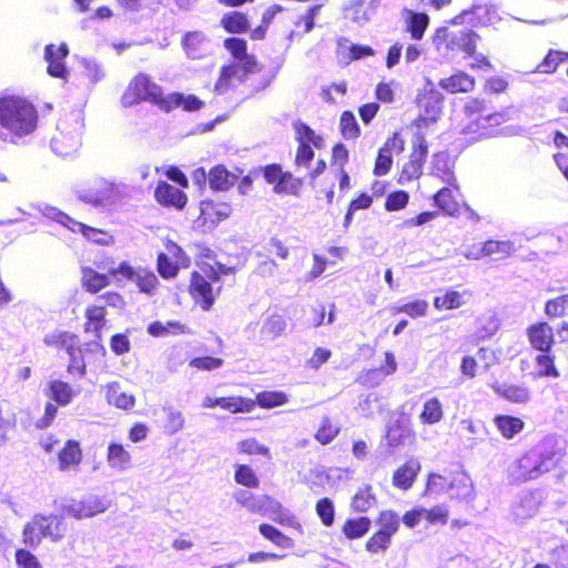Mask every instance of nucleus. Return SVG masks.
Segmentation results:
<instances>
[{"instance_id": "f257e3e1", "label": "nucleus", "mask_w": 568, "mask_h": 568, "mask_svg": "<svg viewBox=\"0 0 568 568\" xmlns=\"http://www.w3.org/2000/svg\"><path fill=\"white\" fill-rule=\"evenodd\" d=\"M38 111L26 98L3 94L0 95V140L18 143L31 134L38 126Z\"/></svg>"}, {"instance_id": "f03ea898", "label": "nucleus", "mask_w": 568, "mask_h": 568, "mask_svg": "<svg viewBox=\"0 0 568 568\" xmlns=\"http://www.w3.org/2000/svg\"><path fill=\"white\" fill-rule=\"evenodd\" d=\"M426 490L436 495L448 494L450 499L469 500L474 497L470 477L460 465H454L443 473H430Z\"/></svg>"}, {"instance_id": "7ed1b4c3", "label": "nucleus", "mask_w": 568, "mask_h": 568, "mask_svg": "<svg viewBox=\"0 0 568 568\" xmlns=\"http://www.w3.org/2000/svg\"><path fill=\"white\" fill-rule=\"evenodd\" d=\"M68 526L62 516L36 514L21 532V541L29 548L36 549L44 538L57 542L64 538Z\"/></svg>"}, {"instance_id": "20e7f679", "label": "nucleus", "mask_w": 568, "mask_h": 568, "mask_svg": "<svg viewBox=\"0 0 568 568\" xmlns=\"http://www.w3.org/2000/svg\"><path fill=\"white\" fill-rule=\"evenodd\" d=\"M165 97L162 87L154 82L151 75L139 72L128 83L120 102L124 108H131L142 102L151 103L161 111L164 110Z\"/></svg>"}, {"instance_id": "39448f33", "label": "nucleus", "mask_w": 568, "mask_h": 568, "mask_svg": "<svg viewBox=\"0 0 568 568\" xmlns=\"http://www.w3.org/2000/svg\"><path fill=\"white\" fill-rule=\"evenodd\" d=\"M375 523L377 529L366 540L365 550L371 555L385 554L399 530L400 517L395 510L386 509L378 513Z\"/></svg>"}, {"instance_id": "423d86ee", "label": "nucleus", "mask_w": 568, "mask_h": 568, "mask_svg": "<svg viewBox=\"0 0 568 568\" xmlns=\"http://www.w3.org/2000/svg\"><path fill=\"white\" fill-rule=\"evenodd\" d=\"M293 129L297 142L294 165L307 169L315 158L314 150L324 146V138L301 120L293 122Z\"/></svg>"}, {"instance_id": "0eeeda50", "label": "nucleus", "mask_w": 568, "mask_h": 568, "mask_svg": "<svg viewBox=\"0 0 568 568\" xmlns=\"http://www.w3.org/2000/svg\"><path fill=\"white\" fill-rule=\"evenodd\" d=\"M264 67L244 68V64L229 62L221 65L219 77L214 83V92L219 95L235 93L237 87L243 84L247 77L262 72Z\"/></svg>"}, {"instance_id": "6e6552de", "label": "nucleus", "mask_w": 568, "mask_h": 568, "mask_svg": "<svg viewBox=\"0 0 568 568\" xmlns=\"http://www.w3.org/2000/svg\"><path fill=\"white\" fill-rule=\"evenodd\" d=\"M444 95L434 87L424 88L416 97L420 114L413 121L417 129H426L437 122L443 110Z\"/></svg>"}, {"instance_id": "1a4fd4ad", "label": "nucleus", "mask_w": 568, "mask_h": 568, "mask_svg": "<svg viewBox=\"0 0 568 568\" xmlns=\"http://www.w3.org/2000/svg\"><path fill=\"white\" fill-rule=\"evenodd\" d=\"M265 181L273 185V191L277 194L298 195L304 181L295 176L290 171H283L281 164L271 163L261 168Z\"/></svg>"}, {"instance_id": "9d476101", "label": "nucleus", "mask_w": 568, "mask_h": 568, "mask_svg": "<svg viewBox=\"0 0 568 568\" xmlns=\"http://www.w3.org/2000/svg\"><path fill=\"white\" fill-rule=\"evenodd\" d=\"M439 44L445 51L453 54L464 53L465 57H473L476 51L477 34L470 29L448 30L442 29L437 36Z\"/></svg>"}, {"instance_id": "9b49d317", "label": "nucleus", "mask_w": 568, "mask_h": 568, "mask_svg": "<svg viewBox=\"0 0 568 568\" xmlns=\"http://www.w3.org/2000/svg\"><path fill=\"white\" fill-rule=\"evenodd\" d=\"M205 273L193 271L190 275V283L187 292L196 306L202 311L209 312L212 310L216 296L220 294L221 287L213 288L212 284Z\"/></svg>"}, {"instance_id": "f8f14e48", "label": "nucleus", "mask_w": 568, "mask_h": 568, "mask_svg": "<svg viewBox=\"0 0 568 568\" xmlns=\"http://www.w3.org/2000/svg\"><path fill=\"white\" fill-rule=\"evenodd\" d=\"M445 181L447 182V185L439 189L432 196V200L438 209V213L442 212L448 216H458L463 206L459 185L453 172L447 173V179Z\"/></svg>"}, {"instance_id": "ddd939ff", "label": "nucleus", "mask_w": 568, "mask_h": 568, "mask_svg": "<svg viewBox=\"0 0 568 568\" xmlns=\"http://www.w3.org/2000/svg\"><path fill=\"white\" fill-rule=\"evenodd\" d=\"M428 146L424 136L419 135L412 148L409 159L404 163L399 174L398 183L406 184L420 178L426 162Z\"/></svg>"}, {"instance_id": "4468645a", "label": "nucleus", "mask_w": 568, "mask_h": 568, "mask_svg": "<svg viewBox=\"0 0 568 568\" xmlns=\"http://www.w3.org/2000/svg\"><path fill=\"white\" fill-rule=\"evenodd\" d=\"M118 196L119 191L116 185L104 179L97 180L80 194L81 201L94 206L113 203Z\"/></svg>"}, {"instance_id": "2eb2a0df", "label": "nucleus", "mask_w": 568, "mask_h": 568, "mask_svg": "<svg viewBox=\"0 0 568 568\" xmlns=\"http://www.w3.org/2000/svg\"><path fill=\"white\" fill-rule=\"evenodd\" d=\"M105 510L106 504L104 500L94 495H88L79 500H72L64 507V513L77 519L90 518Z\"/></svg>"}, {"instance_id": "dca6fc26", "label": "nucleus", "mask_w": 568, "mask_h": 568, "mask_svg": "<svg viewBox=\"0 0 568 568\" xmlns=\"http://www.w3.org/2000/svg\"><path fill=\"white\" fill-rule=\"evenodd\" d=\"M232 214V207L226 202L203 200L200 202L197 222L201 226L213 227Z\"/></svg>"}, {"instance_id": "f3484780", "label": "nucleus", "mask_w": 568, "mask_h": 568, "mask_svg": "<svg viewBox=\"0 0 568 568\" xmlns=\"http://www.w3.org/2000/svg\"><path fill=\"white\" fill-rule=\"evenodd\" d=\"M69 53L65 43L55 45L53 43L47 44L44 48V59L48 62L47 72L52 78L65 79L68 70L64 60Z\"/></svg>"}, {"instance_id": "a211bd4d", "label": "nucleus", "mask_w": 568, "mask_h": 568, "mask_svg": "<svg viewBox=\"0 0 568 568\" xmlns=\"http://www.w3.org/2000/svg\"><path fill=\"white\" fill-rule=\"evenodd\" d=\"M155 201L165 207L182 210L187 203V195L166 181H159L154 189Z\"/></svg>"}, {"instance_id": "6ab92c4d", "label": "nucleus", "mask_w": 568, "mask_h": 568, "mask_svg": "<svg viewBox=\"0 0 568 568\" xmlns=\"http://www.w3.org/2000/svg\"><path fill=\"white\" fill-rule=\"evenodd\" d=\"M105 305L90 304L84 310L83 332L101 341L103 328L106 326Z\"/></svg>"}, {"instance_id": "aec40b11", "label": "nucleus", "mask_w": 568, "mask_h": 568, "mask_svg": "<svg viewBox=\"0 0 568 568\" xmlns=\"http://www.w3.org/2000/svg\"><path fill=\"white\" fill-rule=\"evenodd\" d=\"M527 337L532 348L550 353L555 343L552 327L546 322H538L527 328Z\"/></svg>"}, {"instance_id": "412c9836", "label": "nucleus", "mask_w": 568, "mask_h": 568, "mask_svg": "<svg viewBox=\"0 0 568 568\" xmlns=\"http://www.w3.org/2000/svg\"><path fill=\"white\" fill-rule=\"evenodd\" d=\"M57 458L59 470H78L83 460L80 443L75 439L65 440L62 448L58 452Z\"/></svg>"}, {"instance_id": "4be33fe9", "label": "nucleus", "mask_w": 568, "mask_h": 568, "mask_svg": "<svg viewBox=\"0 0 568 568\" xmlns=\"http://www.w3.org/2000/svg\"><path fill=\"white\" fill-rule=\"evenodd\" d=\"M204 406L207 408L217 406L233 414L250 413L255 408V402H253V398L243 396L207 397L204 402Z\"/></svg>"}, {"instance_id": "5701e85b", "label": "nucleus", "mask_w": 568, "mask_h": 568, "mask_svg": "<svg viewBox=\"0 0 568 568\" xmlns=\"http://www.w3.org/2000/svg\"><path fill=\"white\" fill-rule=\"evenodd\" d=\"M224 48L235 60L233 63L244 64V68L263 67L254 54L247 52V43L242 38H226L224 40Z\"/></svg>"}, {"instance_id": "b1692460", "label": "nucleus", "mask_w": 568, "mask_h": 568, "mask_svg": "<svg viewBox=\"0 0 568 568\" xmlns=\"http://www.w3.org/2000/svg\"><path fill=\"white\" fill-rule=\"evenodd\" d=\"M438 85L450 94L469 93L474 91L476 80L473 75L459 70L440 79Z\"/></svg>"}, {"instance_id": "393cba45", "label": "nucleus", "mask_w": 568, "mask_h": 568, "mask_svg": "<svg viewBox=\"0 0 568 568\" xmlns=\"http://www.w3.org/2000/svg\"><path fill=\"white\" fill-rule=\"evenodd\" d=\"M420 463L416 458H409L393 474V486L402 490H408L414 485L419 471Z\"/></svg>"}, {"instance_id": "a878e982", "label": "nucleus", "mask_w": 568, "mask_h": 568, "mask_svg": "<svg viewBox=\"0 0 568 568\" xmlns=\"http://www.w3.org/2000/svg\"><path fill=\"white\" fill-rule=\"evenodd\" d=\"M236 181L237 176L223 164L214 165L207 173L209 186L214 192H226L235 185Z\"/></svg>"}, {"instance_id": "bb28decb", "label": "nucleus", "mask_w": 568, "mask_h": 568, "mask_svg": "<svg viewBox=\"0 0 568 568\" xmlns=\"http://www.w3.org/2000/svg\"><path fill=\"white\" fill-rule=\"evenodd\" d=\"M203 105L204 102L200 100L195 94L184 95L181 92H171L165 97L163 112L170 113L178 108H181L187 112H194L200 110Z\"/></svg>"}, {"instance_id": "cd10ccee", "label": "nucleus", "mask_w": 568, "mask_h": 568, "mask_svg": "<svg viewBox=\"0 0 568 568\" xmlns=\"http://www.w3.org/2000/svg\"><path fill=\"white\" fill-rule=\"evenodd\" d=\"M81 287L90 294H97L106 286L110 285V275L104 273H99L94 268L90 266H84L81 268Z\"/></svg>"}, {"instance_id": "c85d7f7f", "label": "nucleus", "mask_w": 568, "mask_h": 568, "mask_svg": "<svg viewBox=\"0 0 568 568\" xmlns=\"http://www.w3.org/2000/svg\"><path fill=\"white\" fill-rule=\"evenodd\" d=\"M540 454L531 449L520 456L515 465V475L520 479H528L540 471Z\"/></svg>"}, {"instance_id": "c756f323", "label": "nucleus", "mask_w": 568, "mask_h": 568, "mask_svg": "<svg viewBox=\"0 0 568 568\" xmlns=\"http://www.w3.org/2000/svg\"><path fill=\"white\" fill-rule=\"evenodd\" d=\"M465 294L466 292H459L454 288L445 290L434 297L433 305L439 312L460 308L466 304Z\"/></svg>"}, {"instance_id": "7c9ffc66", "label": "nucleus", "mask_w": 568, "mask_h": 568, "mask_svg": "<svg viewBox=\"0 0 568 568\" xmlns=\"http://www.w3.org/2000/svg\"><path fill=\"white\" fill-rule=\"evenodd\" d=\"M371 527V518L367 516H359L347 518L341 530L347 539L354 540L364 537L369 531Z\"/></svg>"}, {"instance_id": "2f4dec72", "label": "nucleus", "mask_w": 568, "mask_h": 568, "mask_svg": "<svg viewBox=\"0 0 568 568\" xmlns=\"http://www.w3.org/2000/svg\"><path fill=\"white\" fill-rule=\"evenodd\" d=\"M105 459L110 467L120 470L128 469L131 466V454L120 443H110L108 446Z\"/></svg>"}, {"instance_id": "473e14b6", "label": "nucleus", "mask_w": 568, "mask_h": 568, "mask_svg": "<svg viewBox=\"0 0 568 568\" xmlns=\"http://www.w3.org/2000/svg\"><path fill=\"white\" fill-rule=\"evenodd\" d=\"M222 28L229 33H245L250 30L247 14L241 11H231L223 14Z\"/></svg>"}, {"instance_id": "72a5a7b5", "label": "nucleus", "mask_w": 568, "mask_h": 568, "mask_svg": "<svg viewBox=\"0 0 568 568\" xmlns=\"http://www.w3.org/2000/svg\"><path fill=\"white\" fill-rule=\"evenodd\" d=\"M106 400L116 408L129 410L135 405V398L132 394L121 392L120 385L115 382L106 385Z\"/></svg>"}, {"instance_id": "f704fd0d", "label": "nucleus", "mask_w": 568, "mask_h": 568, "mask_svg": "<svg viewBox=\"0 0 568 568\" xmlns=\"http://www.w3.org/2000/svg\"><path fill=\"white\" fill-rule=\"evenodd\" d=\"M146 331L153 337L184 335L190 333V329L179 321H169L165 324L160 321H154L148 325Z\"/></svg>"}, {"instance_id": "c9c22d12", "label": "nucleus", "mask_w": 568, "mask_h": 568, "mask_svg": "<svg viewBox=\"0 0 568 568\" xmlns=\"http://www.w3.org/2000/svg\"><path fill=\"white\" fill-rule=\"evenodd\" d=\"M48 395L50 398L60 406L69 405L75 395L72 386L61 379L50 381L48 384Z\"/></svg>"}, {"instance_id": "e433bc0d", "label": "nucleus", "mask_w": 568, "mask_h": 568, "mask_svg": "<svg viewBox=\"0 0 568 568\" xmlns=\"http://www.w3.org/2000/svg\"><path fill=\"white\" fill-rule=\"evenodd\" d=\"M285 329L286 320L284 315L273 313L264 320L260 333L265 339H275L283 335Z\"/></svg>"}, {"instance_id": "4c0bfd02", "label": "nucleus", "mask_w": 568, "mask_h": 568, "mask_svg": "<svg viewBox=\"0 0 568 568\" xmlns=\"http://www.w3.org/2000/svg\"><path fill=\"white\" fill-rule=\"evenodd\" d=\"M419 422L425 425H434L444 418L443 404L437 397L428 398L419 413Z\"/></svg>"}, {"instance_id": "58836bf2", "label": "nucleus", "mask_w": 568, "mask_h": 568, "mask_svg": "<svg viewBox=\"0 0 568 568\" xmlns=\"http://www.w3.org/2000/svg\"><path fill=\"white\" fill-rule=\"evenodd\" d=\"M568 61V52L560 50H549L541 62L535 69L538 73L551 74L558 67Z\"/></svg>"}, {"instance_id": "ea45409f", "label": "nucleus", "mask_w": 568, "mask_h": 568, "mask_svg": "<svg viewBox=\"0 0 568 568\" xmlns=\"http://www.w3.org/2000/svg\"><path fill=\"white\" fill-rule=\"evenodd\" d=\"M394 140L395 139H387L384 145L378 150L373 169V173L376 176L386 175L392 169V144H394Z\"/></svg>"}, {"instance_id": "a19ab883", "label": "nucleus", "mask_w": 568, "mask_h": 568, "mask_svg": "<svg viewBox=\"0 0 568 568\" xmlns=\"http://www.w3.org/2000/svg\"><path fill=\"white\" fill-rule=\"evenodd\" d=\"M376 504V495L372 486L366 485L359 488L352 498V509L356 513H367Z\"/></svg>"}, {"instance_id": "79ce46f5", "label": "nucleus", "mask_w": 568, "mask_h": 568, "mask_svg": "<svg viewBox=\"0 0 568 568\" xmlns=\"http://www.w3.org/2000/svg\"><path fill=\"white\" fill-rule=\"evenodd\" d=\"M322 4H314L307 8L305 13L301 16L295 22L294 26L296 29L302 28L301 31H291L288 34V39L293 40L294 37H298L304 33L311 32L315 27V18L318 14Z\"/></svg>"}, {"instance_id": "37998d69", "label": "nucleus", "mask_w": 568, "mask_h": 568, "mask_svg": "<svg viewBox=\"0 0 568 568\" xmlns=\"http://www.w3.org/2000/svg\"><path fill=\"white\" fill-rule=\"evenodd\" d=\"M258 531L265 539L280 548H292L294 546V540L290 536L285 535L271 524H261L258 526Z\"/></svg>"}, {"instance_id": "c03bdc74", "label": "nucleus", "mask_w": 568, "mask_h": 568, "mask_svg": "<svg viewBox=\"0 0 568 568\" xmlns=\"http://www.w3.org/2000/svg\"><path fill=\"white\" fill-rule=\"evenodd\" d=\"M253 402H255V407L258 406L264 409H271L285 405L288 402V397L281 390H263L256 394Z\"/></svg>"}, {"instance_id": "a18cd8bd", "label": "nucleus", "mask_w": 568, "mask_h": 568, "mask_svg": "<svg viewBox=\"0 0 568 568\" xmlns=\"http://www.w3.org/2000/svg\"><path fill=\"white\" fill-rule=\"evenodd\" d=\"M429 24V18L426 13L409 11L406 21V31L414 40H420Z\"/></svg>"}, {"instance_id": "49530a36", "label": "nucleus", "mask_w": 568, "mask_h": 568, "mask_svg": "<svg viewBox=\"0 0 568 568\" xmlns=\"http://www.w3.org/2000/svg\"><path fill=\"white\" fill-rule=\"evenodd\" d=\"M338 128L342 136L346 140H356L362 133L354 113L348 110L341 113Z\"/></svg>"}, {"instance_id": "de8ad7c7", "label": "nucleus", "mask_w": 568, "mask_h": 568, "mask_svg": "<svg viewBox=\"0 0 568 568\" xmlns=\"http://www.w3.org/2000/svg\"><path fill=\"white\" fill-rule=\"evenodd\" d=\"M525 428V422L513 415H499V433L507 439H513Z\"/></svg>"}, {"instance_id": "09e8293b", "label": "nucleus", "mask_w": 568, "mask_h": 568, "mask_svg": "<svg viewBox=\"0 0 568 568\" xmlns=\"http://www.w3.org/2000/svg\"><path fill=\"white\" fill-rule=\"evenodd\" d=\"M339 427L334 424L331 417L324 416L314 434V438L323 446L331 444L339 434Z\"/></svg>"}, {"instance_id": "8fccbe9b", "label": "nucleus", "mask_w": 568, "mask_h": 568, "mask_svg": "<svg viewBox=\"0 0 568 568\" xmlns=\"http://www.w3.org/2000/svg\"><path fill=\"white\" fill-rule=\"evenodd\" d=\"M393 314L404 313L409 317H422L427 314L428 303L425 300H415L410 302H406L402 305H396L390 308Z\"/></svg>"}, {"instance_id": "3c124183", "label": "nucleus", "mask_w": 568, "mask_h": 568, "mask_svg": "<svg viewBox=\"0 0 568 568\" xmlns=\"http://www.w3.org/2000/svg\"><path fill=\"white\" fill-rule=\"evenodd\" d=\"M234 479L236 484L247 488H257L260 486L258 477L246 464H239L235 466Z\"/></svg>"}, {"instance_id": "603ef678", "label": "nucleus", "mask_w": 568, "mask_h": 568, "mask_svg": "<svg viewBox=\"0 0 568 568\" xmlns=\"http://www.w3.org/2000/svg\"><path fill=\"white\" fill-rule=\"evenodd\" d=\"M500 395L516 404L526 403L529 399V390L527 387L518 384H504L503 388L499 389Z\"/></svg>"}, {"instance_id": "864d4df0", "label": "nucleus", "mask_w": 568, "mask_h": 568, "mask_svg": "<svg viewBox=\"0 0 568 568\" xmlns=\"http://www.w3.org/2000/svg\"><path fill=\"white\" fill-rule=\"evenodd\" d=\"M134 280L140 292L149 295H153L159 285L156 275L149 270H139Z\"/></svg>"}, {"instance_id": "5fc2aeb1", "label": "nucleus", "mask_w": 568, "mask_h": 568, "mask_svg": "<svg viewBox=\"0 0 568 568\" xmlns=\"http://www.w3.org/2000/svg\"><path fill=\"white\" fill-rule=\"evenodd\" d=\"M315 511L324 526L331 527L334 524L335 507L328 497H323L317 500Z\"/></svg>"}, {"instance_id": "6e6d98bb", "label": "nucleus", "mask_w": 568, "mask_h": 568, "mask_svg": "<svg viewBox=\"0 0 568 568\" xmlns=\"http://www.w3.org/2000/svg\"><path fill=\"white\" fill-rule=\"evenodd\" d=\"M535 362L540 377H558L559 372L555 366V356L549 353H541L536 356Z\"/></svg>"}, {"instance_id": "4d7b16f0", "label": "nucleus", "mask_w": 568, "mask_h": 568, "mask_svg": "<svg viewBox=\"0 0 568 568\" xmlns=\"http://www.w3.org/2000/svg\"><path fill=\"white\" fill-rule=\"evenodd\" d=\"M156 270L163 278L170 280L178 275L180 262L159 253L156 258Z\"/></svg>"}, {"instance_id": "13d9d810", "label": "nucleus", "mask_w": 568, "mask_h": 568, "mask_svg": "<svg viewBox=\"0 0 568 568\" xmlns=\"http://www.w3.org/2000/svg\"><path fill=\"white\" fill-rule=\"evenodd\" d=\"M409 202V194L404 190H396L387 194L384 207L388 212L404 210Z\"/></svg>"}, {"instance_id": "bf43d9fd", "label": "nucleus", "mask_w": 568, "mask_h": 568, "mask_svg": "<svg viewBox=\"0 0 568 568\" xmlns=\"http://www.w3.org/2000/svg\"><path fill=\"white\" fill-rule=\"evenodd\" d=\"M423 519L429 525H446L448 523L449 513L446 506L436 505L432 508H422Z\"/></svg>"}, {"instance_id": "052dcab7", "label": "nucleus", "mask_w": 568, "mask_h": 568, "mask_svg": "<svg viewBox=\"0 0 568 568\" xmlns=\"http://www.w3.org/2000/svg\"><path fill=\"white\" fill-rule=\"evenodd\" d=\"M239 452L243 455H262L267 458L271 457L270 449L263 444H260L255 438H246L237 443Z\"/></svg>"}, {"instance_id": "680f3d73", "label": "nucleus", "mask_w": 568, "mask_h": 568, "mask_svg": "<svg viewBox=\"0 0 568 568\" xmlns=\"http://www.w3.org/2000/svg\"><path fill=\"white\" fill-rule=\"evenodd\" d=\"M545 313L550 317H561L568 314V294H562L548 301Z\"/></svg>"}, {"instance_id": "e2e57ef3", "label": "nucleus", "mask_w": 568, "mask_h": 568, "mask_svg": "<svg viewBox=\"0 0 568 568\" xmlns=\"http://www.w3.org/2000/svg\"><path fill=\"white\" fill-rule=\"evenodd\" d=\"M223 364H224L223 358L213 357V356H209V355L193 357L189 362L190 367L195 368L197 371H206V372L217 369V368L222 367Z\"/></svg>"}, {"instance_id": "0e129e2a", "label": "nucleus", "mask_w": 568, "mask_h": 568, "mask_svg": "<svg viewBox=\"0 0 568 568\" xmlns=\"http://www.w3.org/2000/svg\"><path fill=\"white\" fill-rule=\"evenodd\" d=\"M554 145L558 152L554 154V161L557 165H565L568 162V135L560 131L554 132Z\"/></svg>"}, {"instance_id": "69168bd1", "label": "nucleus", "mask_w": 568, "mask_h": 568, "mask_svg": "<svg viewBox=\"0 0 568 568\" xmlns=\"http://www.w3.org/2000/svg\"><path fill=\"white\" fill-rule=\"evenodd\" d=\"M14 561L18 568H42L39 558L27 548L14 551Z\"/></svg>"}, {"instance_id": "338daca9", "label": "nucleus", "mask_w": 568, "mask_h": 568, "mask_svg": "<svg viewBox=\"0 0 568 568\" xmlns=\"http://www.w3.org/2000/svg\"><path fill=\"white\" fill-rule=\"evenodd\" d=\"M384 381V377L376 367L363 369L356 377V383L366 387L374 388Z\"/></svg>"}, {"instance_id": "774afa93", "label": "nucleus", "mask_w": 568, "mask_h": 568, "mask_svg": "<svg viewBox=\"0 0 568 568\" xmlns=\"http://www.w3.org/2000/svg\"><path fill=\"white\" fill-rule=\"evenodd\" d=\"M409 429L403 428L399 424L392 425L386 435L387 445L389 448H397L404 443V439L412 436Z\"/></svg>"}]
</instances>
